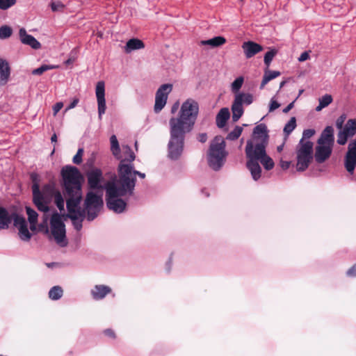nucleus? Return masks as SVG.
I'll return each mask as SVG.
<instances>
[{
	"mask_svg": "<svg viewBox=\"0 0 356 356\" xmlns=\"http://www.w3.org/2000/svg\"><path fill=\"white\" fill-rule=\"evenodd\" d=\"M254 138L256 141L267 143V127L264 124H260L254 127L252 139Z\"/></svg>",
	"mask_w": 356,
	"mask_h": 356,
	"instance_id": "26",
	"label": "nucleus"
},
{
	"mask_svg": "<svg viewBox=\"0 0 356 356\" xmlns=\"http://www.w3.org/2000/svg\"><path fill=\"white\" fill-rule=\"evenodd\" d=\"M280 106V103L273 97L270 99L269 104V112H273Z\"/></svg>",
	"mask_w": 356,
	"mask_h": 356,
	"instance_id": "45",
	"label": "nucleus"
},
{
	"mask_svg": "<svg viewBox=\"0 0 356 356\" xmlns=\"http://www.w3.org/2000/svg\"><path fill=\"white\" fill-rule=\"evenodd\" d=\"M177 105H174L171 110L172 113H174L177 110Z\"/></svg>",
	"mask_w": 356,
	"mask_h": 356,
	"instance_id": "60",
	"label": "nucleus"
},
{
	"mask_svg": "<svg viewBox=\"0 0 356 356\" xmlns=\"http://www.w3.org/2000/svg\"><path fill=\"white\" fill-rule=\"evenodd\" d=\"M318 102L319 104L316 108V111L318 112L330 104L332 102V97L330 95H325L319 99Z\"/></svg>",
	"mask_w": 356,
	"mask_h": 356,
	"instance_id": "34",
	"label": "nucleus"
},
{
	"mask_svg": "<svg viewBox=\"0 0 356 356\" xmlns=\"http://www.w3.org/2000/svg\"><path fill=\"white\" fill-rule=\"evenodd\" d=\"M189 131L170 125V140L168 144V156L177 160L183 153L185 135Z\"/></svg>",
	"mask_w": 356,
	"mask_h": 356,
	"instance_id": "9",
	"label": "nucleus"
},
{
	"mask_svg": "<svg viewBox=\"0 0 356 356\" xmlns=\"http://www.w3.org/2000/svg\"><path fill=\"white\" fill-rule=\"evenodd\" d=\"M226 42V39L222 36H216L213 38L202 40L200 44L202 45H209L211 47H218L222 46Z\"/></svg>",
	"mask_w": 356,
	"mask_h": 356,
	"instance_id": "32",
	"label": "nucleus"
},
{
	"mask_svg": "<svg viewBox=\"0 0 356 356\" xmlns=\"http://www.w3.org/2000/svg\"><path fill=\"white\" fill-rule=\"evenodd\" d=\"M229 116L230 113L227 108H221L216 116L217 126L220 128L224 127Z\"/></svg>",
	"mask_w": 356,
	"mask_h": 356,
	"instance_id": "29",
	"label": "nucleus"
},
{
	"mask_svg": "<svg viewBox=\"0 0 356 356\" xmlns=\"http://www.w3.org/2000/svg\"><path fill=\"white\" fill-rule=\"evenodd\" d=\"M83 154V149L82 148H79L76 152V154L73 157V163L75 164H80L82 162V156Z\"/></svg>",
	"mask_w": 356,
	"mask_h": 356,
	"instance_id": "43",
	"label": "nucleus"
},
{
	"mask_svg": "<svg viewBox=\"0 0 356 356\" xmlns=\"http://www.w3.org/2000/svg\"><path fill=\"white\" fill-rule=\"evenodd\" d=\"M296 118L292 117L289 121L285 124L284 127V134L288 136L296 128Z\"/></svg>",
	"mask_w": 356,
	"mask_h": 356,
	"instance_id": "36",
	"label": "nucleus"
},
{
	"mask_svg": "<svg viewBox=\"0 0 356 356\" xmlns=\"http://www.w3.org/2000/svg\"><path fill=\"white\" fill-rule=\"evenodd\" d=\"M95 95L97 102L98 116L101 120L105 113L106 106L105 99V83L104 81H98L96 84Z\"/></svg>",
	"mask_w": 356,
	"mask_h": 356,
	"instance_id": "18",
	"label": "nucleus"
},
{
	"mask_svg": "<svg viewBox=\"0 0 356 356\" xmlns=\"http://www.w3.org/2000/svg\"><path fill=\"white\" fill-rule=\"evenodd\" d=\"M242 49L247 58H252L263 50V47L260 44L252 41L243 42Z\"/></svg>",
	"mask_w": 356,
	"mask_h": 356,
	"instance_id": "24",
	"label": "nucleus"
},
{
	"mask_svg": "<svg viewBox=\"0 0 356 356\" xmlns=\"http://www.w3.org/2000/svg\"><path fill=\"white\" fill-rule=\"evenodd\" d=\"M304 92V90H303V89H301V90H299L298 95V97L296 98L295 101H296V100L299 98V97L302 94V92Z\"/></svg>",
	"mask_w": 356,
	"mask_h": 356,
	"instance_id": "58",
	"label": "nucleus"
},
{
	"mask_svg": "<svg viewBox=\"0 0 356 356\" xmlns=\"http://www.w3.org/2000/svg\"><path fill=\"white\" fill-rule=\"evenodd\" d=\"M243 81L244 79L243 76L236 78L231 85L232 91L236 94L239 92L238 91L242 87Z\"/></svg>",
	"mask_w": 356,
	"mask_h": 356,
	"instance_id": "37",
	"label": "nucleus"
},
{
	"mask_svg": "<svg viewBox=\"0 0 356 356\" xmlns=\"http://www.w3.org/2000/svg\"><path fill=\"white\" fill-rule=\"evenodd\" d=\"M298 171H305L313 158V143L309 140H300L296 149Z\"/></svg>",
	"mask_w": 356,
	"mask_h": 356,
	"instance_id": "12",
	"label": "nucleus"
},
{
	"mask_svg": "<svg viewBox=\"0 0 356 356\" xmlns=\"http://www.w3.org/2000/svg\"><path fill=\"white\" fill-rule=\"evenodd\" d=\"M44 195L49 197V203L51 196H54V203L56 204L58 209L63 211L65 209V201L62 194L60 191L55 190L54 185L53 184H49L44 186Z\"/></svg>",
	"mask_w": 356,
	"mask_h": 356,
	"instance_id": "20",
	"label": "nucleus"
},
{
	"mask_svg": "<svg viewBox=\"0 0 356 356\" xmlns=\"http://www.w3.org/2000/svg\"><path fill=\"white\" fill-rule=\"evenodd\" d=\"M26 212L28 216L29 222L30 224L31 230H36L38 218V213L29 207H26Z\"/></svg>",
	"mask_w": 356,
	"mask_h": 356,
	"instance_id": "28",
	"label": "nucleus"
},
{
	"mask_svg": "<svg viewBox=\"0 0 356 356\" xmlns=\"http://www.w3.org/2000/svg\"><path fill=\"white\" fill-rule=\"evenodd\" d=\"M10 67L8 62L0 58V86H6L10 76Z\"/></svg>",
	"mask_w": 356,
	"mask_h": 356,
	"instance_id": "23",
	"label": "nucleus"
},
{
	"mask_svg": "<svg viewBox=\"0 0 356 356\" xmlns=\"http://www.w3.org/2000/svg\"><path fill=\"white\" fill-rule=\"evenodd\" d=\"M266 143L256 141L255 138L247 141L245 149L246 166L254 181L259 180L261 176L259 163L262 164L266 170H270L274 167L273 159L266 154Z\"/></svg>",
	"mask_w": 356,
	"mask_h": 356,
	"instance_id": "1",
	"label": "nucleus"
},
{
	"mask_svg": "<svg viewBox=\"0 0 356 356\" xmlns=\"http://www.w3.org/2000/svg\"><path fill=\"white\" fill-rule=\"evenodd\" d=\"M19 35L22 43L29 45L34 49H39L41 47L40 43L33 36L28 34L25 29H19Z\"/></svg>",
	"mask_w": 356,
	"mask_h": 356,
	"instance_id": "22",
	"label": "nucleus"
},
{
	"mask_svg": "<svg viewBox=\"0 0 356 356\" xmlns=\"http://www.w3.org/2000/svg\"><path fill=\"white\" fill-rule=\"evenodd\" d=\"M280 75L279 71H271L266 68L264 71V77L261 83L260 89H263L264 86L271 80L277 78Z\"/></svg>",
	"mask_w": 356,
	"mask_h": 356,
	"instance_id": "31",
	"label": "nucleus"
},
{
	"mask_svg": "<svg viewBox=\"0 0 356 356\" xmlns=\"http://www.w3.org/2000/svg\"><path fill=\"white\" fill-rule=\"evenodd\" d=\"M15 3L16 0H0V9L6 10Z\"/></svg>",
	"mask_w": 356,
	"mask_h": 356,
	"instance_id": "41",
	"label": "nucleus"
},
{
	"mask_svg": "<svg viewBox=\"0 0 356 356\" xmlns=\"http://www.w3.org/2000/svg\"><path fill=\"white\" fill-rule=\"evenodd\" d=\"M134 168V165L125 164L124 161H123L121 165H119L118 168V180L124 186L125 184H133L131 188L132 193H134L136 186V175H138L142 179L145 177V173L135 170Z\"/></svg>",
	"mask_w": 356,
	"mask_h": 356,
	"instance_id": "13",
	"label": "nucleus"
},
{
	"mask_svg": "<svg viewBox=\"0 0 356 356\" xmlns=\"http://www.w3.org/2000/svg\"><path fill=\"white\" fill-rule=\"evenodd\" d=\"M63 295V290L59 286H53L49 291V297L51 300H57L61 298Z\"/></svg>",
	"mask_w": 356,
	"mask_h": 356,
	"instance_id": "33",
	"label": "nucleus"
},
{
	"mask_svg": "<svg viewBox=\"0 0 356 356\" xmlns=\"http://www.w3.org/2000/svg\"><path fill=\"white\" fill-rule=\"evenodd\" d=\"M74 61V58H70L69 59H67L65 61V64L66 65H70V64L72 63Z\"/></svg>",
	"mask_w": 356,
	"mask_h": 356,
	"instance_id": "55",
	"label": "nucleus"
},
{
	"mask_svg": "<svg viewBox=\"0 0 356 356\" xmlns=\"http://www.w3.org/2000/svg\"><path fill=\"white\" fill-rule=\"evenodd\" d=\"M133 184L123 185L116 177L105 184L106 202L107 207L116 213H123L127 208L124 198L131 196L133 193Z\"/></svg>",
	"mask_w": 356,
	"mask_h": 356,
	"instance_id": "3",
	"label": "nucleus"
},
{
	"mask_svg": "<svg viewBox=\"0 0 356 356\" xmlns=\"http://www.w3.org/2000/svg\"><path fill=\"white\" fill-rule=\"evenodd\" d=\"M172 90V84L165 83L161 85L156 92L154 110L159 113L165 106L168 95Z\"/></svg>",
	"mask_w": 356,
	"mask_h": 356,
	"instance_id": "16",
	"label": "nucleus"
},
{
	"mask_svg": "<svg viewBox=\"0 0 356 356\" xmlns=\"http://www.w3.org/2000/svg\"><path fill=\"white\" fill-rule=\"evenodd\" d=\"M61 175L65 188L69 196L67 200H74L76 202L81 201L82 176L79 170L76 167L67 165L63 168Z\"/></svg>",
	"mask_w": 356,
	"mask_h": 356,
	"instance_id": "5",
	"label": "nucleus"
},
{
	"mask_svg": "<svg viewBox=\"0 0 356 356\" xmlns=\"http://www.w3.org/2000/svg\"><path fill=\"white\" fill-rule=\"evenodd\" d=\"M111 292V287L104 284L95 285L90 291L92 298L96 300L104 299Z\"/></svg>",
	"mask_w": 356,
	"mask_h": 356,
	"instance_id": "25",
	"label": "nucleus"
},
{
	"mask_svg": "<svg viewBox=\"0 0 356 356\" xmlns=\"http://www.w3.org/2000/svg\"><path fill=\"white\" fill-rule=\"evenodd\" d=\"M51 142H56L57 140V136H56V134H54L51 138Z\"/></svg>",
	"mask_w": 356,
	"mask_h": 356,
	"instance_id": "57",
	"label": "nucleus"
},
{
	"mask_svg": "<svg viewBox=\"0 0 356 356\" xmlns=\"http://www.w3.org/2000/svg\"><path fill=\"white\" fill-rule=\"evenodd\" d=\"M295 100L293 101L291 103H290L286 108L283 109V112L286 113H288L291 109H292L294 106Z\"/></svg>",
	"mask_w": 356,
	"mask_h": 356,
	"instance_id": "54",
	"label": "nucleus"
},
{
	"mask_svg": "<svg viewBox=\"0 0 356 356\" xmlns=\"http://www.w3.org/2000/svg\"><path fill=\"white\" fill-rule=\"evenodd\" d=\"M57 68H58V65H42L40 67L33 70L32 71V74L34 75H40L47 70L57 69Z\"/></svg>",
	"mask_w": 356,
	"mask_h": 356,
	"instance_id": "35",
	"label": "nucleus"
},
{
	"mask_svg": "<svg viewBox=\"0 0 356 356\" xmlns=\"http://www.w3.org/2000/svg\"><path fill=\"white\" fill-rule=\"evenodd\" d=\"M314 134H315V131L314 129H305L303 131L302 138L301 140H304V139L310 138L312 136L314 135Z\"/></svg>",
	"mask_w": 356,
	"mask_h": 356,
	"instance_id": "46",
	"label": "nucleus"
},
{
	"mask_svg": "<svg viewBox=\"0 0 356 356\" xmlns=\"http://www.w3.org/2000/svg\"><path fill=\"white\" fill-rule=\"evenodd\" d=\"M79 103V99L76 98L74 99L71 104L65 108V112H67V111L74 108L77 104Z\"/></svg>",
	"mask_w": 356,
	"mask_h": 356,
	"instance_id": "50",
	"label": "nucleus"
},
{
	"mask_svg": "<svg viewBox=\"0 0 356 356\" xmlns=\"http://www.w3.org/2000/svg\"><path fill=\"white\" fill-rule=\"evenodd\" d=\"M346 274L351 277L356 276V264L348 270Z\"/></svg>",
	"mask_w": 356,
	"mask_h": 356,
	"instance_id": "48",
	"label": "nucleus"
},
{
	"mask_svg": "<svg viewBox=\"0 0 356 356\" xmlns=\"http://www.w3.org/2000/svg\"><path fill=\"white\" fill-rule=\"evenodd\" d=\"M13 33L12 29L7 26L4 25L0 27V39L3 40L8 38Z\"/></svg>",
	"mask_w": 356,
	"mask_h": 356,
	"instance_id": "39",
	"label": "nucleus"
},
{
	"mask_svg": "<svg viewBox=\"0 0 356 356\" xmlns=\"http://www.w3.org/2000/svg\"><path fill=\"white\" fill-rule=\"evenodd\" d=\"M81 201L67 200L66 206L68 211V217L72 220L74 228L79 231L82 228V222L85 217L88 218L86 208L81 209L79 207ZM89 220L88 219H87Z\"/></svg>",
	"mask_w": 356,
	"mask_h": 356,
	"instance_id": "14",
	"label": "nucleus"
},
{
	"mask_svg": "<svg viewBox=\"0 0 356 356\" xmlns=\"http://www.w3.org/2000/svg\"><path fill=\"white\" fill-rule=\"evenodd\" d=\"M88 183L90 188L96 192L90 191L87 193L85 203L89 221L93 220L99 214L103 206L104 177L102 170L93 168L87 173Z\"/></svg>",
	"mask_w": 356,
	"mask_h": 356,
	"instance_id": "2",
	"label": "nucleus"
},
{
	"mask_svg": "<svg viewBox=\"0 0 356 356\" xmlns=\"http://www.w3.org/2000/svg\"><path fill=\"white\" fill-rule=\"evenodd\" d=\"M334 143V129L332 127L327 126L323 131L318 140L314 155L316 162L323 163L330 156Z\"/></svg>",
	"mask_w": 356,
	"mask_h": 356,
	"instance_id": "8",
	"label": "nucleus"
},
{
	"mask_svg": "<svg viewBox=\"0 0 356 356\" xmlns=\"http://www.w3.org/2000/svg\"><path fill=\"white\" fill-rule=\"evenodd\" d=\"M104 334L111 339L115 338V334L114 331L111 329H106L104 331Z\"/></svg>",
	"mask_w": 356,
	"mask_h": 356,
	"instance_id": "49",
	"label": "nucleus"
},
{
	"mask_svg": "<svg viewBox=\"0 0 356 356\" xmlns=\"http://www.w3.org/2000/svg\"><path fill=\"white\" fill-rule=\"evenodd\" d=\"M31 178L33 181L32 191L33 203L39 211L43 212L42 217V222L40 224V227L46 229V232H49L47 227L49 217V197L47 195H44L45 192L44 191V188L42 191L40 189L38 175L35 173H32Z\"/></svg>",
	"mask_w": 356,
	"mask_h": 356,
	"instance_id": "7",
	"label": "nucleus"
},
{
	"mask_svg": "<svg viewBox=\"0 0 356 356\" xmlns=\"http://www.w3.org/2000/svg\"><path fill=\"white\" fill-rule=\"evenodd\" d=\"M197 140L201 143H205L207 140V136L206 134H200L197 136Z\"/></svg>",
	"mask_w": 356,
	"mask_h": 356,
	"instance_id": "53",
	"label": "nucleus"
},
{
	"mask_svg": "<svg viewBox=\"0 0 356 356\" xmlns=\"http://www.w3.org/2000/svg\"><path fill=\"white\" fill-rule=\"evenodd\" d=\"M199 113V104L193 99L189 98L184 101L177 117L170 119L169 125L191 131Z\"/></svg>",
	"mask_w": 356,
	"mask_h": 356,
	"instance_id": "4",
	"label": "nucleus"
},
{
	"mask_svg": "<svg viewBox=\"0 0 356 356\" xmlns=\"http://www.w3.org/2000/svg\"><path fill=\"white\" fill-rule=\"evenodd\" d=\"M291 162L290 161H280V166L282 169L286 170L290 167Z\"/></svg>",
	"mask_w": 356,
	"mask_h": 356,
	"instance_id": "52",
	"label": "nucleus"
},
{
	"mask_svg": "<svg viewBox=\"0 0 356 356\" xmlns=\"http://www.w3.org/2000/svg\"><path fill=\"white\" fill-rule=\"evenodd\" d=\"M63 102H57L54 106H53V115L56 116L57 113L60 111V110L63 108Z\"/></svg>",
	"mask_w": 356,
	"mask_h": 356,
	"instance_id": "47",
	"label": "nucleus"
},
{
	"mask_svg": "<svg viewBox=\"0 0 356 356\" xmlns=\"http://www.w3.org/2000/svg\"><path fill=\"white\" fill-rule=\"evenodd\" d=\"M356 134V120L349 119L343 127L337 134V142L340 145H344L348 140Z\"/></svg>",
	"mask_w": 356,
	"mask_h": 356,
	"instance_id": "17",
	"label": "nucleus"
},
{
	"mask_svg": "<svg viewBox=\"0 0 356 356\" xmlns=\"http://www.w3.org/2000/svg\"><path fill=\"white\" fill-rule=\"evenodd\" d=\"M49 237L60 247H65L67 245L66 238L65 225L63 216L55 211L50 218Z\"/></svg>",
	"mask_w": 356,
	"mask_h": 356,
	"instance_id": "10",
	"label": "nucleus"
},
{
	"mask_svg": "<svg viewBox=\"0 0 356 356\" xmlns=\"http://www.w3.org/2000/svg\"><path fill=\"white\" fill-rule=\"evenodd\" d=\"M110 143L113 155L117 159L120 160L119 165H121L123 161L125 164L133 165L132 162L135 160L136 156L128 145H122L120 147L115 135L111 136Z\"/></svg>",
	"mask_w": 356,
	"mask_h": 356,
	"instance_id": "11",
	"label": "nucleus"
},
{
	"mask_svg": "<svg viewBox=\"0 0 356 356\" xmlns=\"http://www.w3.org/2000/svg\"><path fill=\"white\" fill-rule=\"evenodd\" d=\"M344 165L346 170L353 174L356 166V139L352 140L348 144Z\"/></svg>",
	"mask_w": 356,
	"mask_h": 356,
	"instance_id": "19",
	"label": "nucleus"
},
{
	"mask_svg": "<svg viewBox=\"0 0 356 356\" xmlns=\"http://www.w3.org/2000/svg\"><path fill=\"white\" fill-rule=\"evenodd\" d=\"M254 101V97L250 93L238 92L235 95L234 100L232 106V120L237 122L243 114V104H251Z\"/></svg>",
	"mask_w": 356,
	"mask_h": 356,
	"instance_id": "15",
	"label": "nucleus"
},
{
	"mask_svg": "<svg viewBox=\"0 0 356 356\" xmlns=\"http://www.w3.org/2000/svg\"><path fill=\"white\" fill-rule=\"evenodd\" d=\"M223 137L216 136L211 142L207 154L208 164L215 171L219 170L226 161L228 152Z\"/></svg>",
	"mask_w": 356,
	"mask_h": 356,
	"instance_id": "6",
	"label": "nucleus"
},
{
	"mask_svg": "<svg viewBox=\"0 0 356 356\" xmlns=\"http://www.w3.org/2000/svg\"><path fill=\"white\" fill-rule=\"evenodd\" d=\"M283 148H284V143H282V145L277 146V150L278 152H281L283 150Z\"/></svg>",
	"mask_w": 356,
	"mask_h": 356,
	"instance_id": "56",
	"label": "nucleus"
},
{
	"mask_svg": "<svg viewBox=\"0 0 356 356\" xmlns=\"http://www.w3.org/2000/svg\"><path fill=\"white\" fill-rule=\"evenodd\" d=\"M346 119V115L342 114L336 120L335 124L337 128L339 130L341 129L342 127H343L344 122Z\"/></svg>",
	"mask_w": 356,
	"mask_h": 356,
	"instance_id": "44",
	"label": "nucleus"
},
{
	"mask_svg": "<svg viewBox=\"0 0 356 356\" xmlns=\"http://www.w3.org/2000/svg\"><path fill=\"white\" fill-rule=\"evenodd\" d=\"M276 54L277 51L275 49H271L270 51L266 53L264 61L267 68H268L271 61L273 60V58Z\"/></svg>",
	"mask_w": 356,
	"mask_h": 356,
	"instance_id": "40",
	"label": "nucleus"
},
{
	"mask_svg": "<svg viewBox=\"0 0 356 356\" xmlns=\"http://www.w3.org/2000/svg\"><path fill=\"white\" fill-rule=\"evenodd\" d=\"M12 220V215L6 209L0 207V229H8Z\"/></svg>",
	"mask_w": 356,
	"mask_h": 356,
	"instance_id": "27",
	"label": "nucleus"
},
{
	"mask_svg": "<svg viewBox=\"0 0 356 356\" xmlns=\"http://www.w3.org/2000/svg\"><path fill=\"white\" fill-rule=\"evenodd\" d=\"M309 54L307 51H305L300 54V57L298 58V60L300 62H303V61L309 59Z\"/></svg>",
	"mask_w": 356,
	"mask_h": 356,
	"instance_id": "51",
	"label": "nucleus"
},
{
	"mask_svg": "<svg viewBox=\"0 0 356 356\" xmlns=\"http://www.w3.org/2000/svg\"><path fill=\"white\" fill-rule=\"evenodd\" d=\"M242 131L243 128L241 127L236 126L233 131L228 134L227 139L229 140H234L241 136Z\"/></svg>",
	"mask_w": 356,
	"mask_h": 356,
	"instance_id": "38",
	"label": "nucleus"
},
{
	"mask_svg": "<svg viewBox=\"0 0 356 356\" xmlns=\"http://www.w3.org/2000/svg\"><path fill=\"white\" fill-rule=\"evenodd\" d=\"M286 82V81H283L280 83V89L282 88L285 85Z\"/></svg>",
	"mask_w": 356,
	"mask_h": 356,
	"instance_id": "59",
	"label": "nucleus"
},
{
	"mask_svg": "<svg viewBox=\"0 0 356 356\" xmlns=\"http://www.w3.org/2000/svg\"><path fill=\"white\" fill-rule=\"evenodd\" d=\"M135 147H136V148H137V147H138V143L137 142L135 143Z\"/></svg>",
	"mask_w": 356,
	"mask_h": 356,
	"instance_id": "61",
	"label": "nucleus"
},
{
	"mask_svg": "<svg viewBox=\"0 0 356 356\" xmlns=\"http://www.w3.org/2000/svg\"><path fill=\"white\" fill-rule=\"evenodd\" d=\"M144 47L143 42L138 39H131L129 40L125 47L124 50L127 53H130L134 50L143 49Z\"/></svg>",
	"mask_w": 356,
	"mask_h": 356,
	"instance_id": "30",
	"label": "nucleus"
},
{
	"mask_svg": "<svg viewBox=\"0 0 356 356\" xmlns=\"http://www.w3.org/2000/svg\"><path fill=\"white\" fill-rule=\"evenodd\" d=\"M64 8V4L60 1H52L51 3V8L53 11H60Z\"/></svg>",
	"mask_w": 356,
	"mask_h": 356,
	"instance_id": "42",
	"label": "nucleus"
},
{
	"mask_svg": "<svg viewBox=\"0 0 356 356\" xmlns=\"http://www.w3.org/2000/svg\"><path fill=\"white\" fill-rule=\"evenodd\" d=\"M14 225L19 230V236L24 241H29L31 238V234L29 231L27 222L22 216L16 215L13 218Z\"/></svg>",
	"mask_w": 356,
	"mask_h": 356,
	"instance_id": "21",
	"label": "nucleus"
}]
</instances>
